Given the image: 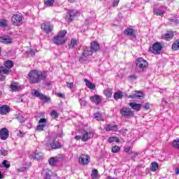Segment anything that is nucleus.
<instances>
[{
	"mask_svg": "<svg viewBox=\"0 0 179 179\" xmlns=\"http://www.w3.org/2000/svg\"><path fill=\"white\" fill-rule=\"evenodd\" d=\"M28 76L30 83H40L41 80L47 78V74L45 73H42L38 70H32L29 71Z\"/></svg>",
	"mask_w": 179,
	"mask_h": 179,
	"instance_id": "obj_1",
	"label": "nucleus"
},
{
	"mask_svg": "<svg viewBox=\"0 0 179 179\" xmlns=\"http://www.w3.org/2000/svg\"><path fill=\"white\" fill-rule=\"evenodd\" d=\"M11 68H13V62L8 60L5 62L4 66H0V82L5 80L6 79V76L9 75L12 71Z\"/></svg>",
	"mask_w": 179,
	"mask_h": 179,
	"instance_id": "obj_2",
	"label": "nucleus"
},
{
	"mask_svg": "<svg viewBox=\"0 0 179 179\" xmlns=\"http://www.w3.org/2000/svg\"><path fill=\"white\" fill-rule=\"evenodd\" d=\"M82 136H76V141H82V142H87L88 139H92L94 136V131L93 130H84L81 131Z\"/></svg>",
	"mask_w": 179,
	"mask_h": 179,
	"instance_id": "obj_3",
	"label": "nucleus"
},
{
	"mask_svg": "<svg viewBox=\"0 0 179 179\" xmlns=\"http://www.w3.org/2000/svg\"><path fill=\"white\" fill-rule=\"evenodd\" d=\"M66 30L60 31L56 36L53 38V43L57 45H62L66 42Z\"/></svg>",
	"mask_w": 179,
	"mask_h": 179,
	"instance_id": "obj_4",
	"label": "nucleus"
},
{
	"mask_svg": "<svg viewBox=\"0 0 179 179\" xmlns=\"http://www.w3.org/2000/svg\"><path fill=\"white\" fill-rule=\"evenodd\" d=\"M136 71L138 72H143L145 69H148L149 64L148 61L142 57H139L136 60Z\"/></svg>",
	"mask_w": 179,
	"mask_h": 179,
	"instance_id": "obj_5",
	"label": "nucleus"
},
{
	"mask_svg": "<svg viewBox=\"0 0 179 179\" xmlns=\"http://www.w3.org/2000/svg\"><path fill=\"white\" fill-rule=\"evenodd\" d=\"M32 95L40 99L43 103H50L51 101V98L50 96L43 94L40 91L34 90Z\"/></svg>",
	"mask_w": 179,
	"mask_h": 179,
	"instance_id": "obj_6",
	"label": "nucleus"
},
{
	"mask_svg": "<svg viewBox=\"0 0 179 179\" xmlns=\"http://www.w3.org/2000/svg\"><path fill=\"white\" fill-rule=\"evenodd\" d=\"M93 54V51L90 50V48H85L81 56L79 58L80 62H83V61H86L88 57H90Z\"/></svg>",
	"mask_w": 179,
	"mask_h": 179,
	"instance_id": "obj_7",
	"label": "nucleus"
},
{
	"mask_svg": "<svg viewBox=\"0 0 179 179\" xmlns=\"http://www.w3.org/2000/svg\"><path fill=\"white\" fill-rule=\"evenodd\" d=\"M120 113L121 114L122 117H126V118L134 117V112L128 107L122 108L120 110Z\"/></svg>",
	"mask_w": 179,
	"mask_h": 179,
	"instance_id": "obj_8",
	"label": "nucleus"
},
{
	"mask_svg": "<svg viewBox=\"0 0 179 179\" xmlns=\"http://www.w3.org/2000/svg\"><path fill=\"white\" fill-rule=\"evenodd\" d=\"M162 48H163V46H162V43L156 42L152 45V47L150 49V50L152 54H155V55H159L160 54V52L162 51Z\"/></svg>",
	"mask_w": 179,
	"mask_h": 179,
	"instance_id": "obj_9",
	"label": "nucleus"
},
{
	"mask_svg": "<svg viewBox=\"0 0 179 179\" xmlns=\"http://www.w3.org/2000/svg\"><path fill=\"white\" fill-rule=\"evenodd\" d=\"M12 23L14 26H20L23 24V17L20 14H15L12 16Z\"/></svg>",
	"mask_w": 179,
	"mask_h": 179,
	"instance_id": "obj_10",
	"label": "nucleus"
},
{
	"mask_svg": "<svg viewBox=\"0 0 179 179\" xmlns=\"http://www.w3.org/2000/svg\"><path fill=\"white\" fill-rule=\"evenodd\" d=\"M78 162L82 166H86L90 162V157L89 155H81L78 159Z\"/></svg>",
	"mask_w": 179,
	"mask_h": 179,
	"instance_id": "obj_11",
	"label": "nucleus"
},
{
	"mask_svg": "<svg viewBox=\"0 0 179 179\" xmlns=\"http://www.w3.org/2000/svg\"><path fill=\"white\" fill-rule=\"evenodd\" d=\"M41 29L45 33H51V31L54 30V25L51 24L50 22H44L41 24Z\"/></svg>",
	"mask_w": 179,
	"mask_h": 179,
	"instance_id": "obj_12",
	"label": "nucleus"
},
{
	"mask_svg": "<svg viewBox=\"0 0 179 179\" xmlns=\"http://www.w3.org/2000/svg\"><path fill=\"white\" fill-rule=\"evenodd\" d=\"M104 129L106 131V132H110V131H113V132H121V131H118V125L117 124H106Z\"/></svg>",
	"mask_w": 179,
	"mask_h": 179,
	"instance_id": "obj_13",
	"label": "nucleus"
},
{
	"mask_svg": "<svg viewBox=\"0 0 179 179\" xmlns=\"http://www.w3.org/2000/svg\"><path fill=\"white\" fill-rule=\"evenodd\" d=\"M68 15L66 17V20H67V22H72V20H73V17H75V16H78V10H70L68 11Z\"/></svg>",
	"mask_w": 179,
	"mask_h": 179,
	"instance_id": "obj_14",
	"label": "nucleus"
},
{
	"mask_svg": "<svg viewBox=\"0 0 179 179\" xmlns=\"http://www.w3.org/2000/svg\"><path fill=\"white\" fill-rule=\"evenodd\" d=\"M9 137V131L6 128H2L0 130V138L1 141H6Z\"/></svg>",
	"mask_w": 179,
	"mask_h": 179,
	"instance_id": "obj_15",
	"label": "nucleus"
},
{
	"mask_svg": "<svg viewBox=\"0 0 179 179\" xmlns=\"http://www.w3.org/2000/svg\"><path fill=\"white\" fill-rule=\"evenodd\" d=\"M61 160H62V158L59 157H50L48 160V163L50 166H57V164L59 163Z\"/></svg>",
	"mask_w": 179,
	"mask_h": 179,
	"instance_id": "obj_16",
	"label": "nucleus"
},
{
	"mask_svg": "<svg viewBox=\"0 0 179 179\" xmlns=\"http://www.w3.org/2000/svg\"><path fill=\"white\" fill-rule=\"evenodd\" d=\"M10 111V108L8 105H3L0 107V114L6 115Z\"/></svg>",
	"mask_w": 179,
	"mask_h": 179,
	"instance_id": "obj_17",
	"label": "nucleus"
},
{
	"mask_svg": "<svg viewBox=\"0 0 179 179\" xmlns=\"http://www.w3.org/2000/svg\"><path fill=\"white\" fill-rule=\"evenodd\" d=\"M13 39L10 37L6 36H1L0 37V43L3 44H12Z\"/></svg>",
	"mask_w": 179,
	"mask_h": 179,
	"instance_id": "obj_18",
	"label": "nucleus"
},
{
	"mask_svg": "<svg viewBox=\"0 0 179 179\" xmlns=\"http://www.w3.org/2000/svg\"><path fill=\"white\" fill-rule=\"evenodd\" d=\"M128 99H139L143 97V94L140 91H135L131 95H129Z\"/></svg>",
	"mask_w": 179,
	"mask_h": 179,
	"instance_id": "obj_19",
	"label": "nucleus"
},
{
	"mask_svg": "<svg viewBox=\"0 0 179 179\" xmlns=\"http://www.w3.org/2000/svg\"><path fill=\"white\" fill-rule=\"evenodd\" d=\"M129 106L132 110H135L136 111H140L141 108H142V105L141 103H136L135 102H130Z\"/></svg>",
	"mask_w": 179,
	"mask_h": 179,
	"instance_id": "obj_20",
	"label": "nucleus"
},
{
	"mask_svg": "<svg viewBox=\"0 0 179 179\" xmlns=\"http://www.w3.org/2000/svg\"><path fill=\"white\" fill-rule=\"evenodd\" d=\"M90 49L92 52H96V51L100 50V45L97 42H92L91 43V47Z\"/></svg>",
	"mask_w": 179,
	"mask_h": 179,
	"instance_id": "obj_21",
	"label": "nucleus"
},
{
	"mask_svg": "<svg viewBox=\"0 0 179 179\" xmlns=\"http://www.w3.org/2000/svg\"><path fill=\"white\" fill-rule=\"evenodd\" d=\"M124 96H127V94L122 92V91H117L115 92L113 98L115 100H120V99H122V97H124Z\"/></svg>",
	"mask_w": 179,
	"mask_h": 179,
	"instance_id": "obj_22",
	"label": "nucleus"
},
{
	"mask_svg": "<svg viewBox=\"0 0 179 179\" xmlns=\"http://www.w3.org/2000/svg\"><path fill=\"white\" fill-rule=\"evenodd\" d=\"M124 33L126 36H131L134 38H136V35L134 34V29L132 28H127Z\"/></svg>",
	"mask_w": 179,
	"mask_h": 179,
	"instance_id": "obj_23",
	"label": "nucleus"
},
{
	"mask_svg": "<svg viewBox=\"0 0 179 179\" xmlns=\"http://www.w3.org/2000/svg\"><path fill=\"white\" fill-rule=\"evenodd\" d=\"M91 101L95 104H100L101 103V98L99 95H94L91 97Z\"/></svg>",
	"mask_w": 179,
	"mask_h": 179,
	"instance_id": "obj_24",
	"label": "nucleus"
},
{
	"mask_svg": "<svg viewBox=\"0 0 179 179\" xmlns=\"http://www.w3.org/2000/svg\"><path fill=\"white\" fill-rule=\"evenodd\" d=\"M84 82L85 83V85L87 87H88V89H91L92 90H94V89H96V85L92 83L90 80L85 78L84 79Z\"/></svg>",
	"mask_w": 179,
	"mask_h": 179,
	"instance_id": "obj_25",
	"label": "nucleus"
},
{
	"mask_svg": "<svg viewBox=\"0 0 179 179\" xmlns=\"http://www.w3.org/2000/svg\"><path fill=\"white\" fill-rule=\"evenodd\" d=\"M166 13V11L160 9V8H155L154 9V14L157 16H163Z\"/></svg>",
	"mask_w": 179,
	"mask_h": 179,
	"instance_id": "obj_26",
	"label": "nucleus"
},
{
	"mask_svg": "<svg viewBox=\"0 0 179 179\" xmlns=\"http://www.w3.org/2000/svg\"><path fill=\"white\" fill-rule=\"evenodd\" d=\"M50 147L52 149H60L61 143H59L58 141H53L50 143Z\"/></svg>",
	"mask_w": 179,
	"mask_h": 179,
	"instance_id": "obj_27",
	"label": "nucleus"
},
{
	"mask_svg": "<svg viewBox=\"0 0 179 179\" xmlns=\"http://www.w3.org/2000/svg\"><path fill=\"white\" fill-rule=\"evenodd\" d=\"M173 36H174V32L168 31L165 34V40H166V41H170V40H171L173 38Z\"/></svg>",
	"mask_w": 179,
	"mask_h": 179,
	"instance_id": "obj_28",
	"label": "nucleus"
},
{
	"mask_svg": "<svg viewBox=\"0 0 179 179\" xmlns=\"http://www.w3.org/2000/svg\"><path fill=\"white\" fill-rule=\"evenodd\" d=\"M150 169L151 171H157V169H159V164L157 162H152L150 164Z\"/></svg>",
	"mask_w": 179,
	"mask_h": 179,
	"instance_id": "obj_29",
	"label": "nucleus"
},
{
	"mask_svg": "<svg viewBox=\"0 0 179 179\" xmlns=\"http://www.w3.org/2000/svg\"><path fill=\"white\" fill-rule=\"evenodd\" d=\"M54 2L55 0H44L45 6H48V8L54 6Z\"/></svg>",
	"mask_w": 179,
	"mask_h": 179,
	"instance_id": "obj_30",
	"label": "nucleus"
},
{
	"mask_svg": "<svg viewBox=\"0 0 179 179\" xmlns=\"http://www.w3.org/2000/svg\"><path fill=\"white\" fill-rule=\"evenodd\" d=\"M78 45V40L72 38L69 45V48H75Z\"/></svg>",
	"mask_w": 179,
	"mask_h": 179,
	"instance_id": "obj_31",
	"label": "nucleus"
},
{
	"mask_svg": "<svg viewBox=\"0 0 179 179\" xmlns=\"http://www.w3.org/2000/svg\"><path fill=\"white\" fill-rule=\"evenodd\" d=\"M106 99H110L111 96H113V90L111 89H107L103 92Z\"/></svg>",
	"mask_w": 179,
	"mask_h": 179,
	"instance_id": "obj_32",
	"label": "nucleus"
},
{
	"mask_svg": "<svg viewBox=\"0 0 179 179\" xmlns=\"http://www.w3.org/2000/svg\"><path fill=\"white\" fill-rule=\"evenodd\" d=\"M92 179H98L99 178V171L97 169H93L92 173L91 174Z\"/></svg>",
	"mask_w": 179,
	"mask_h": 179,
	"instance_id": "obj_33",
	"label": "nucleus"
},
{
	"mask_svg": "<svg viewBox=\"0 0 179 179\" xmlns=\"http://www.w3.org/2000/svg\"><path fill=\"white\" fill-rule=\"evenodd\" d=\"M172 50L178 51L179 50V41H176L172 45Z\"/></svg>",
	"mask_w": 179,
	"mask_h": 179,
	"instance_id": "obj_34",
	"label": "nucleus"
},
{
	"mask_svg": "<svg viewBox=\"0 0 179 179\" xmlns=\"http://www.w3.org/2000/svg\"><path fill=\"white\" fill-rule=\"evenodd\" d=\"M108 142L109 143H112V142H120V138L118 137H109L108 139Z\"/></svg>",
	"mask_w": 179,
	"mask_h": 179,
	"instance_id": "obj_35",
	"label": "nucleus"
},
{
	"mask_svg": "<svg viewBox=\"0 0 179 179\" xmlns=\"http://www.w3.org/2000/svg\"><path fill=\"white\" fill-rule=\"evenodd\" d=\"M12 92H17L19 89H20V86L16 85L15 84H11L10 86Z\"/></svg>",
	"mask_w": 179,
	"mask_h": 179,
	"instance_id": "obj_36",
	"label": "nucleus"
},
{
	"mask_svg": "<svg viewBox=\"0 0 179 179\" xmlns=\"http://www.w3.org/2000/svg\"><path fill=\"white\" fill-rule=\"evenodd\" d=\"M172 146L176 149H179V138H176L173 141Z\"/></svg>",
	"mask_w": 179,
	"mask_h": 179,
	"instance_id": "obj_37",
	"label": "nucleus"
},
{
	"mask_svg": "<svg viewBox=\"0 0 179 179\" xmlns=\"http://www.w3.org/2000/svg\"><path fill=\"white\" fill-rule=\"evenodd\" d=\"M8 27V20H0V27Z\"/></svg>",
	"mask_w": 179,
	"mask_h": 179,
	"instance_id": "obj_38",
	"label": "nucleus"
},
{
	"mask_svg": "<svg viewBox=\"0 0 179 179\" xmlns=\"http://www.w3.org/2000/svg\"><path fill=\"white\" fill-rule=\"evenodd\" d=\"M41 157H43V153L41 152H36L34 158L36 159V160H40V159H41Z\"/></svg>",
	"mask_w": 179,
	"mask_h": 179,
	"instance_id": "obj_39",
	"label": "nucleus"
},
{
	"mask_svg": "<svg viewBox=\"0 0 179 179\" xmlns=\"http://www.w3.org/2000/svg\"><path fill=\"white\" fill-rule=\"evenodd\" d=\"M121 150V148L118 145H115L114 147L112 148V152L113 153H118Z\"/></svg>",
	"mask_w": 179,
	"mask_h": 179,
	"instance_id": "obj_40",
	"label": "nucleus"
},
{
	"mask_svg": "<svg viewBox=\"0 0 179 179\" xmlns=\"http://www.w3.org/2000/svg\"><path fill=\"white\" fill-rule=\"evenodd\" d=\"M39 125H42V127H45V125H47V120L44 119V118H41L39 120Z\"/></svg>",
	"mask_w": 179,
	"mask_h": 179,
	"instance_id": "obj_41",
	"label": "nucleus"
},
{
	"mask_svg": "<svg viewBox=\"0 0 179 179\" xmlns=\"http://www.w3.org/2000/svg\"><path fill=\"white\" fill-rule=\"evenodd\" d=\"M170 24H171V26H176V24H177V23H178V20L176 18L172 19L170 20Z\"/></svg>",
	"mask_w": 179,
	"mask_h": 179,
	"instance_id": "obj_42",
	"label": "nucleus"
},
{
	"mask_svg": "<svg viewBox=\"0 0 179 179\" xmlns=\"http://www.w3.org/2000/svg\"><path fill=\"white\" fill-rule=\"evenodd\" d=\"M17 120H18L19 122H24V121H26V118H24V117L19 115L17 117Z\"/></svg>",
	"mask_w": 179,
	"mask_h": 179,
	"instance_id": "obj_43",
	"label": "nucleus"
},
{
	"mask_svg": "<svg viewBox=\"0 0 179 179\" xmlns=\"http://www.w3.org/2000/svg\"><path fill=\"white\" fill-rule=\"evenodd\" d=\"M2 164L6 167V169H9L10 167V164H9L6 160H4Z\"/></svg>",
	"mask_w": 179,
	"mask_h": 179,
	"instance_id": "obj_44",
	"label": "nucleus"
},
{
	"mask_svg": "<svg viewBox=\"0 0 179 179\" xmlns=\"http://www.w3.org/2000/svg\"><path fill=\"white\" fill-rule=\"evenodd\" d=\"M94 118H96V120H97V121H101V115H100V113H95L94 115Z\"/></svg>",
	"mask_w": 179,
	"mask_h": 179,
	"instance_id": "obj_45",
	"label": "nucleus"
},
{
	"mask_svg": "<svg viewBox=\"0 0 179 179\" xmlns=\"http://www.w3.org/2000/svg\"><path fill=\"white\" fill-rule=\"evenodd\" d=\"M44 128H45L44 126L39 124L38 126L36 127V131H38V132H41V131H43Z\"/></svg>",
	"mask_w": 179,
	"mask_h": 179,
	"instance_id": "obj_46",
	"label": "nucleus"
},
{
	"mask_svg": "<svg viewBox=\"0 0 179 179\" xmlns=\"http://www.w3.org/2000/svg\"><path fill=\"white\" fill-rule=\"evenodd\" d=\"M50 115H51V117H52L53 118H57V117H58V113H57V111L52 110V111L50 113Z\"/></svg>",
	"mask_w": 179,
	"mask_h": 179,
	"instance_id": "obj_47",
	"label": "nucleus"
},
{
	"mask_svg": "<svg viewBox=\"0 0 179 179\" xmlns=\"http://www.w3.org/2000/svg\"><path fill=\"white\" fill-rule=\"evenodd\" d=\"M0 153L1 156H6L8 155V150L1 149Z\"/></svg>",
	"mask_w": 179,
	"mask_h": 179,
	"instance_id": "obj_48",
	"label": "nucleus"
},
{
	"mask_svg": "<svg viewBox=\"0 0 179 179\" xmlns=\"http://www.w3.org/2000/svg\"><path fill=\"white\" fill-rule=\"evenodd\" d=\"M55 95L57 96V97H61L62 99H65V94H64L61 92H55Z\"/></svg>",
	"mask_w": 179,
	"mask_h": 179,
	"instance_id": "obj_49",
	"label": "nucleus"
},
{
	"mask_svg": "<svg viewBox=\"0 0 179 179\" xmlns=\"http://www.w3.org/2000/svg\"><path fill=\"white\" fill-rule=\"evenodd\" d=\"M143 107L145 110H150V103H147Z\"/></svg>",
	"mask_w": 179,
	"mask_h": 179,
	"instance_id": "obj_50",
	"label": "nucleus"
},
{
	"mask_svg": "<svg viewBox=\"0 0 179 179\" xmlns=\"http://www.w3.org/2000/svg\"><path fill=\"white\" fill-rule=\"evenodd\" d=\"M17 136H19L20 138H23V136H24V132L20 130L17 134Z\"/></svg>",
	"mask_w": 179,
	"mask_h": 179,
	"instance_id": "obj_51",
	"label": "nucleus"
},
{
	"mask_svg": "<svg viewBox=\"0 0 179 179\" xmlns=\"http://www.w3.org/2000/svg\"><path fill=\"white\" fill-rule=\"evenodd\" d=\"M79 103L81 106H86V101H85L83 99H80Z\"/></svg>",
	"mask_w": 179,
	"mask_h": 179,
	"instance_id": "obj_52",
	"label": "nucleus"
},
{
	"mask_svg": "<svg viewBox=\"0 0 179 179\" xmlns=\"http://www.w3.org/2000/svg\"><path fill=\"white\" fill-rule=\"evenodd\" d=\"M66 85H67V87H69V89H72V87H73V83L66 82Z\"/></svg>",
	"mask_w": 179,
	"mask_h": 179,
	"instance_id": "obj_53",
	"label": "nucleus"
},
{
	"mask_svg": "<svg viewBox=\"0 0 179 179\" xmlns=\"http://www.w3.org/2000/svg\"><path fill=\"white\" fill-rule=\"evenodd\" d=\"M129 79H131V80H135L138 78V77L136 75H131L130 76H129Z\"/></svg>",
	"mask_w": 179,
	"mask_h": 179,
	"instance_id": "obj_54",
	"label": "nucleus"
},
{
	"mask_svg": "<svg viewBox=\"0 0 179 179\" xmlns=\"http://www.w3.org/2000/svg\"><path fill=\"white\" fill-rule=\"evenodd\" d=\"M130 155L132 159H134V157H136L139 154L138 152H131Z\"/></svg>",
	"mask_w": 179,
	"mask_h": 179,
	"instance_id": "obj_55",
	"label": "nucleus"
},
{
	"mask_svg": "<svg viewBox=\"0 0 179 179\" xmlns=\"http://www.w3.org/2000/svg\"><path fill=\"white\" fill-rule=\"evenodd\" d=\"M44 179H51V176L48 173H45L44 176Z\"/></svg>",
	"mask_w": 179,
	"mask_h": 179,
	"instance_id": "obj_56",
	"label": "nucleus"
},
{
	"mask_svg": "<svg viewBox=\"0 0 179 179\" xmlns=\"http://www.w3.org/2000/svg\"><path fill=\"white\" fill-rule=\"evenodd\" d=\"M118 3H120V0H114L113 6H118Z\"/></svg>",
	"mask_w": 179,
	"mask_h": 179,
	"instance_id": "obj_57",
	"label": "nucleus"
},
{
	"mask_svg": "<svg viewBox=\"0 0 179 179\" xmlns=\"http://www.w3.org/2000/svg\"><path fill=\"white\" fill-rule=\"evenodd\" d=\"M18 171H19L20 173H22V172H23V171H26V167L20 168V169H18Z\"/></svg>",
	"mask_w": 179,
	"mask_h": 179,
	"instance_id": "obj_58",
	"label": "nucleus"
},
{
	"mask_svg": "<svg viewBox=\"0 0 179 179\" xmlns=\"http://www.w3.org/2000/svg\"><path fill=\"white\" fill-rule=\"evenodd\" d=\"M129 150H131V147H127V148H124V152H126V153H128V152H129Z\"/></svg>",
	"mask_w": 179,
	"mask_h": 179,
	"instance_id": "obj_59",
	"label": "nucleus"
},
{
	"mask_svg": "<svg viewBox=\"0 0 179 179\" xmlns=\"http://www.w3.org/2000/svg\"><path fill=\"white\" fill-rule=\"evenodd\" d=\"M176 176H178V174H179V168H177L176 169Z\"/></svg>",
	"mask_w": 179,
	"mask_h": 179,
	"instance_id": "obj_60",
	"label": "nucleus"
},
{
	"mask_svg": "<svg viewBox=\"0 0 179 179\" xmlns=\"http://www.w3.org/2000/svg\"><path fill=\"white\" fill-rule=\"evenodd\" d=\"M106 179H117V178L112 177V176H107V178Z\"/></svg>",
	"mask_w": 179,
	"mask_h": 179,
	"instance_id": "obj_61",
	"label": "nucleus"
},
{
	"mask_svg": "<svg viewBox=\"0 0 179 179\" xmlns=\"http://www.w3.org/2000/svg\"><path fill=\"white\" fill-rule=\"evenodd\" d=\"M3 178V173H2V172L0 171V179Z\"/></svg>",
	"mask_w": 179,
	"mask_h": 179,
	"instance_id": "obj_62",
	"label": "nucleus"
},
{
	"mask_svg": "<svg viewBox=\"0 0 179 179\" xmlns=\"http://www.w3.org/2000/svg\"><path fill=\"white\" fill-rule=\"evenodd\" d=\"M46 85H47V86H50L51 83H46Z\"/></svg>",
	"mask_w": 179,
	"mask_h": 179,
	"instance_id": "obj_63",
	"label": "nucleus"
},
{
	"mask_svg": "<svg viewBox=\"0 0 179 179\" xmlns=\"http://www.w3.org/2000/svg\"><path fill=\"white\" fill-rule=\"evenodd\" d=\"M0 52H1V48H0Z\"/></svg>",
	"mask_w": 179,
	"mask_h": 179,
	"instance_id": "obj_64",
	"label": "nucleus"
}]
</instances>
